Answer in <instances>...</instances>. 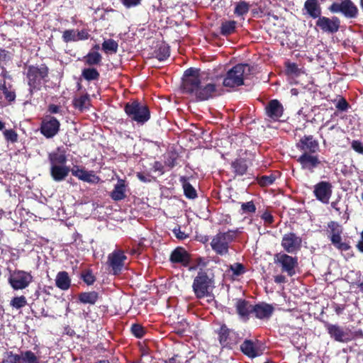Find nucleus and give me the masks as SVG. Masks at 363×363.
<instances>
[{
  "mask_svg": "<svg viewBox=\"0 0 363 363\" xmlns=\"http://www.w3.org/2000/svg\"><path fill=\"white\" fill-rule=\"evenodd\" d=\"M183 89L197 100L204 101L213 97L216 91L214 84L202 82L199 70L195 68L186 69L183 78Z\"/></svg>",
  "mask_w": 363,
  "mask_h": 363,
  "instance_id": "obj_1",
  "label": "nucleus"
},
{
  "mask_svg": "<svg viewBox=\"0 0 363 363\" xmlns=\"http://www.w3.org/2000/svg\"><path fill=\"white\" fill-rule=\"evenodd\" d=\"M253 68L247 64H238L230 69L223 79V85L226 87L238 86L244 83L251 74Z\"/></svg>",
  "mask_w": 363,
  "mask_h": 363,
  "instance_id": "obj_2",
  "label": "nucleus"
},
{
  "mask_svg": "<svg viewBox=\"0 0 363 363\" xmlns=\"http://www.w3.org/2000/svg\"><path fill=\"white\" fill-rule=\"evenodd\" d=\"M213 280L206 272H199L195 277L192 285L196 298L201 299L206 297L208 303L213 301V296L211 291L213 288Z\"/></svg>",
  "mask_w": 363,
  "mask_h": 363,
  "instance_id": "obj_3",
  "label": "nucleus"
},
{
  "mask_svg": "<svg viewBox=\"0 0 363 363\" xmlns=\"http://www.w3.org/2000/svg\"><path fill=\"white\" fill-rule=\"evenodd\" d=\"M48 68L45 65L40 66H30L28 68L27 78L29 92L31 95L40 90L43 84L47 82Z\"/></svg>",
  "mask_w": 363,
  "mask_h": 363,
  "instance_id": "obj_4",
  "label": "nucleus"
},
{
  "mask_svg": "<svg viewBox=\"0 0 363 363\" xmlns=\"http://www.w3.org/2000/svg\"><path fill=\"white\" fill-rule=\"evenodd\" d=\"M124 109L128 117L138 123L143 124L150 119V113L147 106L137 101L127 103Z\"/></svg>",
  "mask_w": 363,
  "mask_h": 363,
  "instance_id": "obj_5",
  "label": "nucleus"
},
{
  "mask_svg": "<svg viewBox=\"0 0 363 363\" xmlns=\"http://www.w3.org/2000/svg\"><path fill=\"white\" fill-rule=\"evenodd\" d=\"M236 230H228L225 233H218L211 242V248L218 255H224L228 253L229 244L235 239Z\"/></svg>",
  "mask_w": 363,
  "mask_h": 363,
  "instance_id": "obj_6",
  "label": "nucleus"
},
{
  "mask_svg": "<svg viewBox=\"0 0 363 363\" xmlns=\"http://www.w3.org/2000/svg\"><path fill=\"white\" fill-rule=\"evenodd\" d=\"M8 281L13 290H23L33 281V277L30 272L16 269L10 274Z\"/></svg>",
  "mask_w": 363,
  "mask_h": 363,
  "instance_id": "obj_7",
  "label": "nucleus"
},
{
  "mask_svg": "<svg viewBox=\"0 0 363 363\" xmlns=\"http://www.w3.org/2000/svg\"><path fill=\"white\" fill-rule=\"evenodd\" d=\"M343 228L342 225L335 221H330L328 224V233L332 244L341 251H346L350 248L347 242H342V234Z\"/></svg>",
  "mask_w": 363,
  "mask_h": 363,
  "instance_id": "obj_8",
  "label": "nucleus"
},
{
  "mask_svg": "<svg viewBox=\"0 0 363 363\" xmlns=\"http://www.w3.org/2000/svg\"><path fill=\"white\" fill-rule=\"evenodd\" d=\"M332 13H341L350 18H356L358 9L351 0H342L340 2H334L329 7Z\"/></svg>",
  "mask_w": 363,
  "mask_h": 363,
  "instance_id": "obj_9",
  "label": "nucleus"
},
{
  "mask_svg": "<svg viewBox=\"0 0 363 363\" xmlns=\"http://www.w3.org/2000/svg\"><path fill=\"white\" fill-rule=\"evenodd\" d=\"M274 262L281 267V270L289 276L292 277L296 273L298 267V259L285 253H278L274 256Z\"/></svg>",
  "mask_w": 363,
  "mask_h": 363,
  "instance_id": "obj_10",
  "label": "nucleus"
},
{
  "mask_svg": "<svg viewBox=\"0 0 363 363\" xmlns=\"http://www.w3.org/2000/svg\"><path fill=\"white\" fill-rule=\"evenodd\" d=\"M60 127V123L57 118L47 115L42 119L40 130L46 138H52L58 133Z\"/></svg>",
  "mask_w": 363,
  "mask_h": 363,
  "instance_id": "obj_11",
  "label": "nucleus"
},
{
  "mask_svg": "<svg viewBox=\"0 0 363 363\" xmlns=\"http://www.w3.org/2000/svg\"><path fill=\"white\" fill-rule=\"evenodd\" d=\"M127 257L121 250H115L108 255L107 264L111 269L113 274L121 273L124 267Z\"/></svg>",
  "mask_w": 363,
  "mask_h": 363,
  "instance_id": "obj_12",
  "label": "nucleus"
},
{
  "mask_svg": "<svg viewBox=\"0 0 363 363\" xmlns=\"http://www.w3.org/2000/svg\"><path fill=\"white\" fill-rule=\"evenodd\" d=\"M301 243V238L294 233H289L283 236L281 245L286 252L294 254L300 250Z\"/></svg>",
  "mask_w": 363,
  "mask_h": 363,
  "instance_id": "obj_13",
  "label": "nucleus"
},
{
  "mask_svg": "<svg viewBox=\"0 0 363 363\" xmlns=\"http://www.w3.org/2000/svg\"><path fill=\"white\" fill-rule=\"evenodd\" d=\"M240 350L245 355L251 359L262 354L261 342L257 340H245L240 345Z\"/></svg>",
  "mask_w": 363,
  "mask_h": 363,
  "instance_id": "obj_14",
  "label": "nucleus"
},
{
  "mask_svg": "<svg viewBox=\"0 0 363 363\" xmlns=\"http://www.w3.org/2000/svg\"><path fill=\"white\" fill-rule=\"evenodd\" d=\"M316 26L323 32L335 33L339 30L340 21L335 16L332 18L320 16L316 21Z\"/></svg>",
  "mask_w": 363,
  "mask_h": 363,
  "instance_id": "obj_15",
  "label": "nucleus"
},
{
  "mask_svg": "<svg viewBox=\"0 0 363 363\" xmlns=\"http://www.w3.org/2000/svg\"><path fill=\"white\" fill-rule=\"evenodd\" d=\"M315 198L323 203H328L332 195V185L328 182H320L314 186Z\"/></svg>",
  "mask_w": 363,
  "mask_h": 363,
  "instance_id": "obj_16",
  "label": "nucleus"
},
{
  "mask_svg": "<svg viewBox=\"0 0 363 363\" xmlns=\"http://www.w3.org/2000/svg\"><path fill=\"white\" fill-rule=\"evenodd\" d=\"M90 35L87 30L67 29L63 31L62 38L66 43L77 42L89 39Z\"/></svg>",
  "mask_w": 363,
  "mask_h": 363,
  "instance_id": "obj_17",
  "label": "nucleus"
},
{
  "mask_svg": "<svg viewBox=\"0 0 363 363\" xmlns=\"http://www.w3.org/2000/svg\"><path fill=\"white\" fill-rule=\"evenodd\" d=\"M296 147L303 152L315 153L318 150L319 143L312 135H304L296 143Z\"/></svg>",
  "mask_w": 363,
  "mask_h": 363,
  "instance_id": "obj_18",
  "label": "nucleus"
},
{
  "mask_svg": "<svg viewBox=\"0 0 363 363\" xmlns=\"http://www.w3.org/2000/svg\"><path fill=\"white\" fill-rule=\"evenodd\" d=\"M71 172L73 176L83 182L97 184L100 180L99 177L96 176L93 171H87L84 169L79 168L78 166H74Z\"/></svg>",
  "mask_w": 363,
  "mask_h": 363,
  "instance_id": "obj_19",
  "label": "nucleus"
},
{
  "mask_svg": "<svg viewBox=\"0 0 363 363\" xmlns=\"http://www.w3.org/2000/svg\"><path fill=\"white\" fill-rule=\"evenodd\" d=\"M267 116L273 121H277L282 116L284 108L277 99L271 100L265 107Z\"/></svg>",
  "mask_w": 363,
  "mask_h": 363,
  "instance_id": "obj_20",
  "label": "nucleus"
},
{
  "mask_svg": "<svg viewBox=\"0 0 363 363\" xmlns=\"http://www.w3.org/2000/svg\"><path fill=\"white\" fill-rule=\"evenodd\" d=\"M312 154L303 152L298 158L297 161L301 164L303 169H313L320 163L318 157Z\"/></svg>",
  "mask_w": 363,
  "mask_h": 363,
  "instance_id": "obj_21",
  "label": "nucleus"
},
{
  "mask_svg": "<svg viewBox=\"0 0 363 363\" xmlns=\"http://www.w3.org/2000/svg\"><path fill=\"white\" fill-rule=\"evenodd\" d=\"M273 306L265 303L253 306L252 313H255L256 318L259 319L269 318L273 313Z\"/></svg>",
  "mask_w": 363,
  "mask_h": 363,
  "instance_id": "obj_22",
  "label": "nucleus"
},
{
  "mask_svg": "<svg viewBox=\"0 0 363 363\" xmlns=\"http://www.w3.org/2000/svg\"><path fill=\"white\" fill-rule=\"evenodd\" d=\"M170 260L173 263H180L187 266L189 263V255L184 248L177 247L172 252Z\"/></svg>",
  "mask_w": 363,
  "mask_h": 363,
  "instance_id": "obj_23",
  "label": "nucleus"
},
{
  "mask_svg": "<svg viewBox=\"0 0 363 363\" xmlns=\"http://www.w3.org/2000/svg\"><path fill=\"white\" fill-rule=\"evenodd\" d=\"M327 330L331 337L338 342H346L349 340L347 333L340 326L327 324Z\"/></svg>",
  "mask_w": 363,
  "mask_h": 363,
  "instance_id": "obj_24",
  "label": "nucleus"
},
{
  "mask_svg": "<svg viewBox=\"0 0 363 363\" xmlns=\"http://www.w3.org/2000/svg\"><path fill=\"white\" fill-rule=\"evenodd\" d=\"M236 310L240 318L247 320L252 313L253 306L245 300H239L236 303Z\"/></svg>",
  "mask_w": 363,
  "mask_h": 363,
  "instance_id": "obj_25",
  "label": "nucleus"
},
{
  "mask_svg": "<svg viewBox=\"0 0 363 363\" xmlns=\"http://www.w3.org/2000/svg\"><path fill=\"white\" fill-rule=\"evenodd\" d=\"M304 9L313 18H319L321 15V7L317 0H306L304 4Z\"/></svg>",
  "mask_w": 363,
  "mask_h": 363,
  "instance_id": "obj_26",
  "label": "nucleus"
},
{
  "mask_svg": "<svg viewBox=\"0 0 363 363\" xmlns=\"http://www.w3.org/2000/svg\"><path fill=\"white\" fill-rule=\"evenodd\" d=\"M126 184L125 181L121 179L118 180L113 190L111 193V197L114 201H121L125 197Z\"/></svg>",
  "mask_w": 363,
  "mask_h": 363,
  "instance_id": "obj_27",
  "label": "nucleus"
},
{
  "mask_svg": "<svg viewBox=\"0 0 363 363\" xmlns=\"http://www.w3.org/2000/svg\"><path fill=\"white\" fill-rule=\"evenodd\" d=\"M70 169L66 165L51 166L50 174L53 179L60 182L65 179L68 175Z\"/></svg>",
  "mask_w": 363,
  "mask_h": 363,
  "instance_id": "obj_28",
  "label": "nucleus"
},
{
  "mask_svg": "<svg viewBox=\"0 0 363 363\" xmlns=\"http://www.w3.org/2000/svg\"><path fill=\"white\" fill-rule=\"evenodd\" d=\"M71 284L70 278L67 272H60L55 278V284L57 287L62 290H67Z\"/></svg>",
  "mask_w": 363,
  "mask_h": 363,
  "instance_id": "obj_29",
  "label": "nucleus"
},
{
  "mask_svg": "<svg viewBox=\"0 0 363 363\" xmlns=\"http://www.w3.org/2000/svg\"><path fill=\"white\" fill-rule=\"evenodd\" d=\"M19 357L20 363H40L39 357L30 350L21 352Z\"/></svg>",
  "mask_w": 363,
  "mask_h": 363,
  "instance_id": "obj_30",
  "label": "nucleus"
},
{
  "mask_svg": "<svg viewBox=\"0 0 363 363\" xmlns=\"http://www.w3.org/2000/svg\"><path fill=\"white\" fill-rule=\"evenodd\" d=\"M49 160L50 161L51 166L65 165L67 161L65 155L60 151L50 153L49 155Z\"/></svg>",
  "mask_w": 363,
  "mask_h": 363,
  "instance_id": "obj_31",
  "label": "nucleus"
},
{
  "mask_svg": "<svg viewBox=\"0 0 363 363\" xmlns=\"http://www.w3.org/2000/svg\"><path fill=\"white\" fill-rule=\"evenodd\" d=\"M237 22L235 21H225L220 25V34L225 36L233 34L236 29Z\"/></svg>",
  "mask_w": 363,
  "mask_h": 363,
  "instance_id": "obj_32",
  "label": "nucleus"
},
{
  "mask_svg": "<svg viewBox=\"0 0 363 363\" xmlns=\"http://www.w3.org/2000/svg\"><path fill=\"white\" fill-rule=\"evenodd\" d=\"M74 106L80 111L87 109L90 105V99L88 95H82L77 97L73 101Z\"/></svg>",
  "mask_w": 363,
  "mask_h": 363,
  "instance_id": "obj_33",
  "label": "nucleus"
},
{
  "mask_svg": "<svg viewBox=\"0 0 363 363\" xmlns=\"http://www.w3.org/2000/svg\"><path fill=\"white\" fill-rule=\"evenodd\" d=\"M99 298L96 291L83 292L79 295V300L83 303L94 304Z\"/></svg>",
  "mask_w": 363,
  "mask_h": 363,
  "instance_id": "obj_34",
  "label": "nucleus"
},
{
  "mask_svg": "<svg viewBox=\"0 0 363 363\" xmlns=\"http://www.w3.org/2000/svg\"><path fill=\"white\" fill-rule=\"evenodd\" d=\"M180 182L184 191V195L189 199H195L197 196L195 189L189 184L187 179L184 177L180 178Z\"/></svg>",
  "mask_w": 363,
  "mask_h": 363,
  "instance_id": "obj_35",
  "label": "nucleus"
},
{
  "mask_svg": "<svg viewBox=\"0 0 363 363\" xmlns=\"http://www.w3.org/2000/svg\"><path fill=\"white\" fill-rule=\"evenodd\" d=\"M286 73L291 77H297L303 74L304 72L301 69H299L296 64L287 62L286 64Z\"/></svg>",
  "mask_w": 363,
  "mask_h": 363,
  "instance_id": "obj_36",
  "label": "nucleus"
},
{
  "mask_svg": "<svg viewBox=\"0 0 363 363\" xmlns=\"http://www.w3.org/2000/svg\"><path fill=\"white\" fill-rule=\"evenodd\" d=\"M118 43L113 39L104 40L102 43V49L106 53H116L118 50Z\"/></svg>",
  "mask_w": 363,
  "mask_h": 363,
  "instance_id": "obj_37",
  "label": "nucleus"
},
{
  "mask_svg": "<svg viewBox=\"0 0 363 363\" xmlns=\"http://www.w3.org/2000/svg\"><path fill=\"white\" fill-rule=\"evenodd\" d=\"M232 167L234 172L239 175H243L247 169L245 162L242 160H236L233 162Z\"/></svg>",
  "mask_w": 363,
  "mask_h": 363,
  "instance_id": "obj_38",
  "label": "nucleus"
},
{
  "mask_svg": "<svg viewBox=\"0 0 363 363\" xmlns=\"http://www.w3.org/2000/svg\"><path fill=\"white\" fill-rule=\"evenodd\" d=\"M85 62L88 65H98L101 61V55L97 52H89L85 56Z\"/></svg>",
  "mask_w": 363,
  "mask_h": 363,
  "instance_id": "obj_39",
  "label": "nucleus"
},
{
  "mask_svg": "<svg viewBox=\"0 0 363 363\" xmlns=\"http://www.w3.org/2000/svg\"><path fill=\"white\" fill-rule=\"evenodd\" d=\"M0 90L4 93L5 99L9 102L13 101L16 99L15 91L9 89L6 85V82L3 81L0 83Z\"/></svg>",
  "mask_w": 363,
  "mask_h": 363,
  "instance_id": "obj_40",
  "label": "nucleus"
},
{
  "mask_svg": "<svg viewBox=\"0 0 363 363\" xmlns=\"http://www.w3.org/2000/svg\"><path fill=\"white\" fill-rule=\"evenodd\" d=\"M249 10L250 4L247 2L242 1L236 4L234 13L238 16H241L247 13Z\"/></svg>",
  "mask_w": 363,
  "mask_h": 363,
  "instance_id": "obj_41",
  "label": "nucleus"
},
{
  "mask_svg": "<svg viewBox=\"0 0 363 363\" xmlns=\"http://www.w3.org/2000/svg\"><path fill=\"white\" fill-rule=\"evenodd\" d=\"M82 76L85 79L91 81L98 79L99 73L94 68H86L82 70Z\"/></svg>",
  "mask_w": 363,
  "mask_h": 363,
  "instance_id": "obj_42",
  "label": "nucleus"
},
{
  "mask_svg": "<svg viewBox=\"0 0 363 363\" xmlns=\"http://www.w3.org/2000/svg\"><path fill=\"white\" fill-rule=\"evenodd\" d=\"M27 304V300L24 296L14 297L11 299L10 305L16 309H20Z\"/></svg>",
  "mask_w": 363,
  "mask_h": 363,
  "instance_id": "obj_43",
  "label": "nucleus"
},
{
  "mask_svg": "<svg viewBox=\"0 0 363 363\" xmlns=\"http://www.w3.org/2000/svg\"><path fill=\"white\" fill-rule=\"evenodd\" d=\"M19 354L13 352H6L4 356L1 363H20Z\"/></svg>",
  "mask_w": 363,
  "mask_h": 363,
  "instance_id": "obj_44",
  "label": "nucleus"
},
{
  "mask_svg": "<svg viewBox=\"0 0 363 363\" xmlns=\"http://www.w3.org/2000/svg\"><path fill=\"white\" fill-rule=\"evenodd\" d=\"M230 269L233 273L234 277H239L245 272V268L243 264L240 263H235L230 266Z\"/></svg>",
  "mask_w": 363,
  "mask_h": 363,
  "instance_id": "obj_45",
  "label": "nucleus"
},
{
  "mask_svg": "<svg viewBox=\"0 0 363 363\" xmlns=\"http://www.w3.org/2000/svg\"><path fill=\"white\" fill-rule=\"evenodd\" d=\"M276 179V177L273 174L264 175L258 179V183L262 186H267L272 184Z\"/></svg>",
  "mask_w": 363,
  "mask_h": 363,
  "instance_id": "obj_46",
  "label": "nucleus"
},
{
  "mask_svg": "<svg viewBox=\"0 0 363 363\" xmlns=\"http://www.w3.org/2000/svg\"><path fill=\"white\" fill-rule=\"evenodd\" d=\"M169 56V47L166 45L160 46L157 51L156 57L159 60H164Z\"/></svg>",
  "mask_w": 363,
  "mask_h": 363,
  "instance_id": "obj_47",
  "label": "nucleus"
},
{
  "mask_svg": "<svg viewBox=\"0 0 363 363\" xmlns=\"http://www.w3.org/2000/svg\"><path fill=\"white\" fill-rule=\"evenodd\" d=\"M4 136L7 141L16 143L18 140V134L13 129L5 130L3 132Z\"/></svg>",
  "mask_w": 363,
  "mask_h": 363,
  "instance_id": "obj_48",
  "label": "nucleus"
},
{
  "mask_svg": "<svg viewBox=\"0 0 363 363\" xmlns=\"http://www.w3.org/2000/svg\"><path fill=\"white\" fill-rule=\"evenodd\" d=\"M241 209L243 213H255L256 211V206L252 201L242 203Z\"/></svg>",
  "mask_w": 363,
  "mask_h": 363,
  "instance_id": "obj_49",
  "label": "nucleus"
},
{
  "mask_svg": "<svg viewBox=\"0 0 363 363\" xmlns=\"http://www.w3.org/2000/svg\"><path fill=\"white\" fill-rule=\"evenodd\" d=\"M229 331L228 330H221L219 334V341L223 347H229V342H228V336Z\"/></svg>",
  "mask_w": 363,
  "mask_h": 363,
  "instance_id": "obj_50",
  "label": "nucleus"
},
{
  "mask_svg": "<svg viewBox=\"0 0 363 363\" xmlns=\"http://www.w3.org/2000/svg\"><path fill=\"white\" fill-rule=\"evenodd\" d=\"M131 330L134 335L137 337H142L144 335V328L138 324L133 325Z\"/></svg>",
  "mask_w": 363,
  "mask_h": 363,
  "instance_id": "obj_51",
  "label": "nucleus"
},
{
  "mask_svg": "<svg viewBox=\"0 0 363 363\" xmlns=\"http://www.w3.org/2000/svg\"><path fill=\"white\" fill-rule=\"evenodd\" d=\"M352 148L359 154L363 155V143L359 140H353L351 143Z\"/></svg>",
  "mask_w": 363,
  "mask_h": 363,
  "instance_id": "obj_52",
  "label": "nucleus"
},
{
  "mask_svg": "<svg viewBox=\"0 0 363 363\" xmlns=\"http://www.w3.org/2000/svg\"><path fill=\"white\" fill-rule=\"evenodd\" d=\"M142 0H121L122 4L127 9L137 6L140 4Z\"/></svg>",
  "mask_w": 363,
  "mask_h": 363,
  "instance_id": "obj_53",
  "label": "nucleus"
},
{
  "mask_svg": "<svg viewBox=\"0 0 363 363\" xmlns=\"http://www.w3.org/2000/svg\"><path fill=\"white\" fill-rule=\"evenodd\" d=\"M262 218L264 220L266 224H272L274 221V218L272 215L267 211L264 212L262 214Z\"/></svg>",
  "mask_w": 363,
  "mask_h": 363,
  "instance_id": "obj_54",
  "label": "nucleus"
},
{
  "mask_svg": "<svg viewBox=\"0 0 363 363\" xmlns=\"http://www.w3.org/2000/svg\"><path fill=\"white\" fill-rule=\"evenodd\" d=\"M347 106L348 104L344 99H340L336 104V108L340 111H345Z\"/></svg>",
  "mask_w": 363,
  "mask_h": 363,
  "instance_id": "obj_55",
  "label": "nucleus"
},
{
  "mask_svg": "<svg viewBox=\"0 0 363 363\" xmlns=\"http://www.w3.org/2000/svg\"><path fill=\"white\" fill-rule=\"evenodd\" d=\"M173 233L177 238L179 240H184L187 238V235L180 230V228H174Z\"/></svg>",
  "mask_w": 363,
  "mask_h": 363,
  "instance_id": "obj_56",
  "label": "nucleus"
},
{
  "mask_svg": "<svg viewBox=\"0 0 363 363\" xmlns=\"http://www.w3.org/2000/svg\"><path fill=\"white\" fill-rule=\"evenodd\" d=\"M83 280L87 284L90 285L94 282L95 278L91 273H86V274L84 275Z\"/></svg>",
  "mask_w": 363,
  "mask_h": 363,
  "instance_id": "obj_57",
  "label": "nucleus"
},
{
  "mask_svg": "<svg viewBox=\"0 0 363 363\" xmlns=\"http://www.w3.org/2000/svg\"><path fill=\"white\" fill-rule=\"evenodd\" d=\"M60 106L55 104H51L48 107V111L50 113H57L60 111Z\"/></svg>",
  "mask_w": 363,
  "mask_h": 363,
  "instance_id": "obj_58",
  "label": "nucleus"
},
{
  "mask_svg": "<svg viewBox=\"0 0 363 363\" xmlns=\"http://www.w3.org/2000/svg\"><path fill=\"white\" fill-rule=\"evenodd\" d=\"M7 59V52L4 50H0V61H6Z\"/></svg>",
  "mask_w": 363,
  "mask_h": 363,
  "instance_id": "obj_59",
  "label": "nucleus"
},
{
  "mask_svg": "<svg viewBox=\"0 0 363 363\" xmlns=\"http://www.w3.org/2000/svg\"><path fill=\"white\" fill-rule=\"evenodd\" d=\"M276 283H283L285 281V277L282 275H278L274 277Z\"/></svg>",
  "mask_w": 363,
  "mask_h": 363,
  "instance_id": "obj_60",
  "label": "nucleus"
},
{
  "mask_svg": "<svg viewBox=\"0 0 363 363\" xmlns=\"http://www.w3.org/2000/svg\"><path fill=\"white\" fill-rule=\"evenodd\" d=\"M337 205H338V201H333V202L331 203L332 208H334L336 211L340 213V209L337 206Z\"/></svg>",
  "mask_w": 363,
  "mask_h": 363,
  "instance_id": "obj_61",
  "label": "nucleus"
},
{
  "mask_svg": "<svg viewBox=\"0 0 363 363\" xmlns=\"http://www.w3.org/2000/svg\"><path fill=\"white\" fill-rule=\"evenodd\" d=\"M137 176L140 181L146 182L145 177L141 173H138Z\"/></svg>",
  "mask_w": 363,
  "mask_h": 363,
  "instance_id": "obj_62",
  "label": "nucleus"
},
{
  "mask_svg": "<svg viewBox=\"0 0 363 363\" xmlns=\"http://www.w3.org/2000/svg\"><path fill=\"white\" fill-rule=\"evenodd\" d=\"M5 128V123L0 121V130H3Z\"/></svg>",
  "mask_w": 363,
  "mask_h": 363,
  "instance_id": "obj_63",
  "label": "nucleus"
},
{
  "mask_svg": "<svg viewBox=\"0 0 363 363\" xmlns=\"http://www.w3.org/2000/svg\"><path fill=\"white\" fill-rule=\"evenodd\" d=\"M95 363H110V362L108 360L103 359V360H99Z\"/></svg>",
  "mask_w": 363,
  "mask_h": 363,
  "instance_id": "obj_64",
  "label": "nucleus"
}]
</instances>
